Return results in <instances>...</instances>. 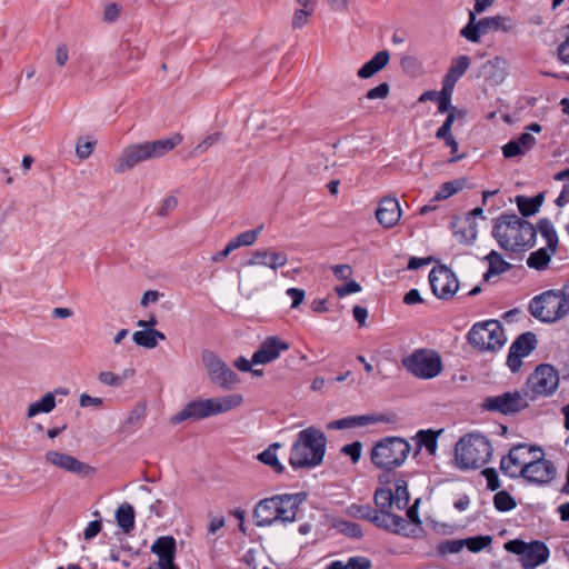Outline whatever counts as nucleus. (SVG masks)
<instances>
[{"instance_id": "f257e3e1", "label": "nucleus", "mask_w": 569, "mask_h": 569, "mask_svg": "<svg viewBox=\"0 0 569 569\" xmlns=\"http://www.w3.org/2000/svg\"><path fill=\"white\" fill-rule=\"evenodd\" d=\"M377 480L379 487L373 493L376 509L369 505L352 503L348 507L347 513L357 519L369 520L378 528L413 537L422 523L418 516L421 499L417 498L413 505L408 507V483L397 473H380Z\"/></svg>"}, {"instance_id": "f03ea898", "label": "nucleus", "mask_w": 569, "mask_h": 569, "mask_svg": "<svg viewBox=\"0 0 569 569\" xmlns=\"http://www.w3.org/2000/svg\"><path fill=\"white\" fill-rule=\"evenodd\" d=\"M181 142L182 136L176 133L169 138L128 144L116 159L113 171L124 173L144 161L160 159Z\"/></svg>"}, {"instance_id": "7ed1b4c3", "label": "nucleus", "mask_w": 569, "mask_h": 569, "mask_svg": "<svg viewBox=\"0 0 569 569\" xmlns=\"http://www.w3.org/2000/svg\"><path fill=\"white\" fill-rule=\"evenodd\" d=\"M305 496L301 493L276 495L258 502L253 511V520L258 527L292 523L297 519Z\"/></svg>"}, {"instance_id": "20e7f679", "label": "nucleus", "mask_w": 569, "mask_h": 569, "mask_svg": "<svg viewBox=\"0 0 569 569\" xmlns=\"http://www.w3.org/2000/svg\"><path fill=\"white\" fill-rule=\"evenodd\" d=\"M327 450L325 433L309 427L298 432L290 449L289 465L295 469H312L320 466Z\"/></svg>"}, {"instance_id": "39448f33", "label": "nucleus", "mask_w": 569, "mask_h": 569, "mask_svg": "<svg viewBox=\"0 0 569 569\" xmlns=\"http://www.w3.org/2000/svg\"><path fill=\"white\" fill-rule=\"evenodd\" d=\"M533 226L517 214H503L493 226L492 236L503 250L519 251L530 247L536 238Z\"/></svg>"}, {"instance_id": "423d86ee", "label": "nucleus", "mask_w": 569, "mask_h": 569, "mask_svg": "<svg viewBox=\"0 0 569 569\" xmlns=\"http://www.w3.org/2000/svg\"><path fill=\"white\" fill-rule=\"evenodd\" d=\"M456 82L457 77L448 76L445 77L442 89L439 92L429 91V101L437 103L439 112L447 113L445 122L436 132V138L442 140L445 144L450 148L452 154L458 151V142L451 134V127L456 119H463L466 114L465 110L451 106V97Z\"/></svg>"}, {"instance_id": "0eeeda50", "label": "nucleus", "mask_w": 569, "mask_h": 569, "mask_svg": "<svg viewBox=\"0 0 569 569\" xmlns=\"http://www.w3.org/2000/svg\"><path fill=\"white\" fill-rule=\"evenodd\" d=\"M489 440L478 433H468L459 439L455 447V459L461 470L480 469L491 458Z\"/></svg>"}, {"instance_id": "6e6552de", "label": "nucleus", "mask_w": 569, "mask_h": 569, "mask_svg": "<svg viewBox=\"0 0 569 569\" xmlns=\"http://www.w3.org/2000/svg\"><path fill=\"white\" fill-rule=\"evenodd\" d=\"M411 447L400 437H386L379 440L371 449V462L383 473L401 467L408 458Z\"/></svg>"}, {"instance_id": "1a4fd4ad", "label": "nucleus", "mask_w": 569, "mask_h": 569, "mask_svg": "<svg viewBox=\"0 0 569 569\" xmlns=\"http://www.w3.org/2000/svg\"><path fill=\"white\" fill-rule=\"evenodd\" d=\"M529 311L537 319L555 322L569 313V306L562 291L549 290L531 300Z\"/></svg>"}, {"instance_id": "9d476101", "label": "nucleus", "mask_w": 569, "mask_h": 569, "mask_svg": "<svg viewBox=\"0 0 569 569\" xmlns=\"http://www.w3.org/2000/svg\"><path fill=\"white\" fill-rule=\"evenodd\" d=\"M469 342L480 350L496 351L507 341L503 328L497 320L478 322L468 333Z\"/></svg>"}, {"instance_id": "9b49d317", "label": "nucleus", "mask_w": 569, "mask_h": 569, "mask_svg": "<svg viewBox=\"0 0 569 569\" xmlns=\"http://www.w3.org/2000/svg\"><path fill=\"white\" fill-rule=\"evenodd\" d=\"M506 551L519 557L523 569H535L545 563L549 558V549L541 541L526 542L520 539H512L503 545Z\"/></svg>"}, {"instance_id": "f8f14e48", "label": "nucleus", "mask_w": 569, "mask_h": 569, "mask_svg": "<svg viewBox=\"0 0 569 569\" xmlns=\"http://www.w3.org/2000/svg\"><path fill=\"white\" fill-rule=\"evenodd\" d=\"M512 27L513 22L508 17L493 16L477 20V14L468 13V23L460 30V36L470 42H478L491 31H509Z\"/></svg>"}, {"instance_id": "ddd939ff", "label": "nucleus", "mask_w": 569, "mask_h": 569, "mask_svg": "<svg viewBox=\"0 0 569 569\" xmlns=\"http://www.w3.org/2000/svg\"><path fill=\"white\" fill-rule=\"evenodd\" d=\"M202 363L211 382L223 390H230L240 382L238 375L211 350L201 353Z\"/></svg>"}, {"instance_id": "4468645a", "label": "nucleus", "mask_w": 569, "mask_h": 569, "mask_svg": "<svg viewBox=\"0 0 569 569\" xmlns=\"http://www.w3.org/2000/svg\"><path fill=\"white\" fill-rule=\"evenodd\" d=\"M538 448L525 443L513 446L509 453L501 459V471L511 478L522 477L525 469L532 461V456Z\"/></svg>"}, {"instance_id": "2eb2a0df", "label": "nucleus", "mask_w": 569, "mask_h": 569, "mask_svg": "<svg viewBox=\"0 0 569 569\" xmlns=\"http://www.w3.org/2000/svg\"><path fill=\"white\" fill-rule=\"evenodd\" d=\"M429 284L432 293L441 300H450L459 289L456 274L445 264H437L429 272Z\"/></svg>"}, {"instance_id": "dca6fc26", "label": "nucleus", "mask_w": 569, "mask_h": 569, "mask_svg": "<svg viewBox=\"0 0 569 569\" xmlns=\"http://www.w3.org/2000/svg\"><path fill=\"white\" fill-rule=\"evenodd\" d=\"M559 376L550 365H540L528 379V387L532 393L529 401L536 397H547L556 391Z\"/></svg>"}, {"instance_id": "f3484780", "label": "nucleus", "mask_w": 569, "mask_h": 569, "mask_svg": "<svg viewBox=\"0 0 569 569\" xmlns=\"http://www.w3.org/2000/svg\"><path fill=\"white\" fill-rule=\"evenodd\" d=\"M528 405V392L515 391L505 392L495 397H488L485 399L482 406L489 411L509 415L525 409Z\"/></svg>"}, {"instance_id": "a211bd4d", "label": "nucleus", "mask_w": 569, "mask_h": 569, "mask_svg": "<svg viewBox=\"0 0 569 569\" xmlns=\"http://www.w3.org/2000/svg\"><path fill=\"white\" fill-rule=\"evenodd\" d=\"M556 477L553 463L543 458V451L538 448L532 456V461L525 469L522 478L532 483L543 485L550 482Z\"/></svg>"}, {"instance_id": "6ab92c4d", "label": "nucleus", "mask_w": 569, "mask_h": 569, "mask_svg": "<svg viewBox=\"0 0 569 569\" xmlns=\"http://www.w3.org/2000/svg\"><path fill=\"white\" fill-rule=\"evenodd\" d=\"M44 461L51 467H56L66 472L88 476L93 471V468L80 460L72 455L59 451L49 450L44 453Z\"/></svg>"}, {"instance_id": "aec40b11", "label": "nucleus", "mask_w": 569, "mask_h": 569, "mask_svg": "<svg viewBox=\"0 0 569 569\" xmlns=\"http://www.w3.org/2000/svg\"><path fill=\"white\" fill-rule=\"evenodd\" d=\"M289 349V343L277 336L267 337L257 351L252 355L254 365H268L277 360L283 351Z\"/></svg>"}, {"instance_id": "412c9836", "label": "nucleus", "mask_w": 569, "mask_h": 569, "mask_svg": "<svg viewBox=\"0 0 569 569\" xmlns=\"http://www.w3.org/2000/svg\"><path fill=\"white\" fill-rule=\"evenodd\" d=\"M536 335L532 332H525L513 341L507 359V365L512 372H517L520 369L521 359L536 348Z\"/></svg>"}, {"instance_id": "4be33fe9", "label": "nucleus", "mask_w": 569, "mask_h": 569, "mask_svg": "<svg viewBox=\"0 0 569 569\" xmlns=\"http://www.w3.org/2000/svg\"><path fill=\"white\" fill-rule=\"evenodd\" d=\"M287 262L288 256L283 251H276L272 249H258L251 253V257L246 262V266H262L276 271L277 269L284 267Z\"/></svg>"}, {"instance_id": "5701e85b", "label": "nucleus", "mask_w": 569, "mask_h": 569, "mask_svg": "<svg viewBox=\"0 0 569 569\" xmlns=\"http://www.w3.org/2000/svg\"><path fill=\"white\" fill-rule=\"evenodd\" d=\"M210 399H198L190 401L184 408L171 419L173 423H180L187 419H206L212 416Z\"/></svg>"}, {"instance_id": "b1692460", "label": "nucleus", "mask_w": 569, "mask_h": 569, "mask_svg": "<svg viewBox=\"0 0 569 569\" xmlns=\"http://www.w3.org/2000/svg\"><path fill=\"white\" fill-rule=\"evenodd\" d=\"M401 217L399 202L396 198H383L376 210V218L385 228L393 227Z\"/></svg>"}, {"instance_id": "393cba45", "label": "nucleus", "mask_w": 569, "mask_h": 569, "mask_svg": "<svg viewBox=\"0 0 569 569\" xmlns=\"http://www.w3.org/2000/svg\"><path fill=\"white\" fill-rule=\"evenodd\" d=\"M407 372L419 379H427V349L419 348L401 358Z\"/></svg>"}, {"instance_id": "a878e982", "label": "nucleus", "mask_w": 569, "mask_h": 569, "mask_svg": "<svg viewBox=\"0 0 569 569\" xmlns=\"http://www.w3.org/2000/svg\"><path fill=\"white\" fill-rule=\"evenodd\" d=\"M451 229L460 243L471 244L477 238V222L472 217H456L451 221Z\"/></svg>"}, {"instance_id": "bb28decb", "label": "nucleus", "mask_w": 569, "mask_h": 569, "mask_svg": "<svg viewBox=\"0 0 569 569\" xmlns=\"http://www.w3.org/2000/svg\"><path fill=\"white\" fill-rule=\"evenodd\" d=\"M176 540L171 536H162L156 539L151 546V552L158 557V568L160 566L169 565L174 560L176 556Z\"/></svg>"}, {"instance_id": "cd10ccee", "label": "nucleus", "mask_w": 569, "mask_h": 569, "mask_svg": "<svg viewBox=\"0 0 569 569\" xmlns=\"http://www.w3.org/2000/svg\"><path fill=\"white\" fill-rule=\"evenodd\" d=\"M211 405L212 416L226 413L238 407L243 402V397L240 393H231L217 398H209Z\"/></svg>"}, {"instance_id": "c85d7f7f", "label": "nucleus", "mask_w": 569, "mask_h": 569, "mask_svg": "<svg viewBox=\"0 0 569 569\" xmlns=\"http://www.w3.org/2000/svg\"><path fill=\"white\" fill-rule=\"evenodd\" d=\"M166 336L163 332L156 329H146L136 331L132 335V340L136 345L152 349L158 345L159 340H164Z\"/></svg>"}, {"instance_id": "c756f323", "label": "nucleus", "mask_w": 569, "mask_h": 569, "mask_svg": "<svg viewBox=\"0 0 569 569\" xmlns=\"http://www.w3.org/2000/svg\"><path fill=\"white\" fill-rule=\"evenodd\" d=\"M300 6L292 17V29H301L308 22V18L315 12L316 3L313 0H296Z\"/></svg>"}, {"instance_id": "7c9ffc66", "label": "nucleus", "mask_w": 569, "mask_h": 569, "mask_svg": "<svg viewBox=\"0 0 569 569\" xmlns=\"http://www.w3.org/2000/svg\"><path fill=\"white\" fill-rule=\"evenodd\" d=\"M116 520L123 532L129 533L134 528V510L129 503H122L116 511Z\"/></svg>"}, {"instance_id": "2f4dec72", "label": "nucleus", "mask_w": 569, "mask_h": 569, "mask_svg": "<svg viewBox=\"0 0 569 569\" xmlns=\"http://www.w3.org/2000/svg\"><path fill=\"white\" fill-rule=\"evenodd\" d=\"M556 249L557 248L542 247L537 251L531 252L527 259L528 267L537 270L545 269L548 266L551 257L555 254Z\"/></svg>"}, {"instance_id": "473e14b6", "label": "nucleus", "mask_w": 569, "mask_h": 569, "mask_svg": "<svg viewBox=\"0 0 569 569\" xmlns=\"http://www.w3.org/2000/svg\"><path fill=\"white\" fill-rule=\"evenodd\" d=\"M280 443L274 442L270 445L266 450L258 455V460L273 469L274 472L281 473L284 470L283 465L279 461L277 451L280 448Z\"/></svg>"}, {"instance_id": "72a5a7b5", "label": "nucleus", "mask_w": 569, "mask_h": 569, "mask_svg": "<svg viewBox=\"0 0 569 569\" xmlns=\"http://www.w3.org/2000/svg\"><path fill=\"white\" fill-rule=\"evenodd\" d=\"M372 563L366 557H350L346 562L342 560L331 561L325 569H371Z\"/></svg>"}, {"instance_id": "f704fd0d", "label": "nucleus", "mask_w": 569, "mask_h": 569, "mask_svg": "<svg viewBox=\"0 0 569 569\" xmlns=\"http://www.w3.org/2000/svg\"><path fill=\"white\" fill-rule=\"evenodd\" d=\"M56 407L54 393H46L39 401L31 403L28 408V417L32 418L39 413H49Z\"/></svg>"}, {"instance_id": "c9c22d12", "label": "nucleus", "mask_w": 569, "mask_h": 569, "mask_svg": "<svg viewBox=\"0 0 569 569\" xmlns=\"http://www.w3.org/2000/svg\"><path fill=\"white\" fill-rule=\"evenodd\" d=\"M486 260L489 262V270L485 274V279L488 280L491 274H500L507 271L510 268V263L507 262L500 253L492 250L487 257Z\"/></svg>"}, {"instance_id": "e433bc0d", "label": "nucleus", "mask_w": 569, "mask_h": 569, "mask_svg": "<svg viewBox=\"0 0 569 569\" xmlns=\"http://www.w3.org/2000/svg\"><path fill=\"white\" fill-rule=\"evenodd\" d=\"M393 421H395V416L386 415V413L352 416L353 428L362 427V426H367V425L379 423V422L389 423V422H393Z\"/></svg>"}, {"instance_id": "4c0bfd02", "label": "nucleus", "mask_w": 569, "mask_h": 569, "mask_svg": "<svg viewBox=\"0 0 569 569\" xmlns=\"http://www.w3.org/2000/svg\"><path fill=\"white\" fill-rule=\"evenodd\" d=\"M390 54L387 50L379 51L357 71H381L388 64Z\"/></svg>"}, {"instance_id": "58836bf2", "label": "nucleus", "mask_w": 569, "mask_h": 569, "mask_svg": "<svg viewBox=\"0 0 569 569\" xmlns=\"http://www.w3.org/2000/svg\"><path fill=\"white\" fill-rule=\"evenodd\" d=\"M538 230L541 237L546 241L547 248H557L558 246V236L553 228V224L548 219H540L538 222Z\"/></svg>"}, {"instance_id": "ea45409f", "label": "nucleus", "mask_w": 569, "mask_h": 569, "mask_svg": "<svg viewBox=\"0 0 569 569\" xmlns=\"http://www.w3.org/2000/svg\"><path fill=\"white\" fill-rule=\"evenodd\" d=\"M262 229L263 227L259 226L256 229L243 231L239 233L236 238L231 239L230 241L232 242L236 249L240 247L252 246L257 241Z\"/></svg>"}, {"instance_id": "a19ab883", "label": "nucleus", "mask_w": 569, "mask_h": 569, "mask_svg": "<svg viewBox=\"0 0 569 569\" xmlns=\"http://www.w3.org/2000/svg\"><path fill=\"white\" fill-rule=\"evenodd\" d=\"M463 547L471 552H479L491 545L492 538L490 536H476L462 539Z\"/></svg>"}, {"instance_id": "79ce46f5", "label": "nucleus", "mask_w": 569, "mask_h": 569, "mask_svg": "<svg viewBox=\"0 0 569 569\" xmlns=\"http://www.w3.org/2000/svg\"><path fill=\"white\" fill-rule=\"evenodd\" d=\"M222 139L221 132H213L207 136L201 142H199L192 150L193 156H200L207 152L212 146L220 142Z\"/></svg>"}, {"instance_id": "37998d69", "label": "nucleus", "mask_w": 569, "mask_h": 569, "mask_svg": "<svg viewBox=\"0 0 569 569\" xmlns=\"http://www.w3.org/2000/svg\"><path fill=\"white\" fill-rule=\"evenodd\" d=\"M493 503L499 511H509L516 507L515 499L505 490L495 495Z\"/></svg>"}, {"instance_id": "c03bdc74", "label": "nucleus", "mask_w": 569, "mask_h": 569, "mask_svg": "<svg viewBox=\"0 0 569 569\" xmlns=\"http://www.w3.org/2000/svg\"><path fill=\"white\" fill-rule=\"evenodd\" d=\"M461 189V183L459 181H449L445 182L440 189L436 192L433 200L440 201L445 200Z\"/></svg>"}, {"instance_id": "a18cd8bd", "label": "nucleus", "mask_w": 569, "mask_h": 569, "mask_svg": "<svg viewBox=\"0 0 569 569\" xmlns=\"http://www.w3.org/2000/svg\"><path fill=\"white\" fill-rule=\"evenodd\" d=\"M463 548L462 539H453V540H445L440 542L437 547V550L441 555L447 553H457L461 551Z\"/></svg>"}, {"instance_id": "49530a36", "label": "nucleus", "mask_w": 569, "mask_h": 569, "mask_svg": "<svg viewBox=\"0 0 569 569\" xmlns=\"http://www.w3.org/2000/svg\"><path fill=\"white\" fill-rule=\"evenodd\" d=\"M96 146L94 140H86L79 139L76 146V154L79 159L84 160L88 159L93 152Z\"/></svg>"}, {"instance_id": "de8ad7c7", "label": "nucleus", "mask_w": 569, "mask_h": 569, "mask_svg": "<svg viewBox=\"0 0 569 569\" xmlns=\"http://www.w3.org/2000/svg\"><path fill=\"white\" fill-rule=\"evenodd\" d=\"M98 380L100 381V383L109 387L119 388L122 386V377H119L118 373H114L112 371H101L98 375Z\"/></svg>"}, {"instance_id": "09e8293b", "label": "nucleus", "mask_w": 569, "mask_h": 569, "mask_svg": "<svg viewBox=\"0 0 569 569\" xmlns=\"http://www.w3.org/2000/svg\"><path fill=\"white\" fill-rule=\"evenodd\" d=\"M517 204L519 208V211L523 217H529L535 214L538 209L537 204L531 200V198H525V197H518L517 198Z\"/></svg>"}, {"instance_id": "8fccbe9b", "label": "nucleus", "mask_w": 569, "mask_h": 569, "mask_svg": "<svg viewBox=\"0 0 569 569\" xmlns=\"http://www.w3.org/2000/svg\"><path fill=\"white\" fill-rule=\"evenodd\" d=\"M442 371V362L438 352L429 350V379L437 377Z\"/></svg>"}, {"instance_id": "3c124183", "label": "nucleus", "mask_w": 569, "mask_h": 569, "mask_svg": "<svg viewBox=\"0 0 569 569\" xmlns=\"http://www.w3.org/2000/svg\"><path fill=\"white\" fill-rule=\"evenodd\" d=\"M362 443L355 441L342 447L341 452L349 456L353 463H357L361 457Z\"/></svg>"}, {"instance_id": "603ef678", "label": "nucleus", "mask_w": 569, "mask_h": 569, "mask_svg": "<svg viewBox=\"0 0 569 569\" xmlns=\"http://www.w3.org/2000/svg\"><path fill=\"white\" fill-rule=\"evenodd\" d=\"M479 68L483 71H503L507 68V62L500 57H493L479 66Z\"/></svg>"}, {"instance_id": "864d4df0", "label": "nucleus", "mask_w": 569, "mask_h": 569, "mask_svg": "<svg viewBox=\"0 0 569 569\" xmlns=\"http://www.w3.org/2000/svg\"><path fill=\"white\" fill-rule=\"evenodd\" d=\"M177 206L178 199L174 196H168L161 201L160 207L158 209V214L166 217L171 211H173L177 208Z\"/></svg>"}, {"instance_id": "5fc2aeb1", "label": "nucleus", "mask_w": 569, "mask_h": 569, "mask_svg": "<svg viewBox=\"0 0 569 569\" xmlns=\"http://www.w3.org/2000/svg\"><path fill=\"white\" fill-rule=\"evenodd\" d=\"M502 153L505 158H513L525 153V150L520 147L519 142L516 140L509 141L502 148Z\"/></svg>"}, {"instance_id": "6e6d98bb", "label": "nucleus", "mask_w": 569, "mask_h": 569, "mask_svg": "<svg viewBox=\"0 0 569 569\" xmlns=\"http://www.w3.org/2000/svg\"><path fill=\"white\" fill-rule=\"evenodd\" d=\"M389 93V86L383 82V83H380L379 86L370 89L367 93H366V98L367 99H370V100H375V99H385Z\"/></svg>"}, {"instance_id": "4d7b16f0", "label": "nucleus", "mask_w": 569, "mask_h": 569, "mask_svg": "<svg viewBox=\"0 0 569 569\" xmlns=\"http://www.w3.org/2000/svg\"><path fill=\"white\" fill-rule=\"evenodd\" d=\"M481 473L485 476V478L487 480V487L490 490L495 491L500 487L496 469L487 468V469H483Z\"/></svg>"}, {"instance_id": "13d9d810", "label": "nucleus", "mask_w": 569, "mask_h": 569, "mask_svg": "<svg viewBox=\"0 0 569 569\" xmlns=\"http://www.w3.org/2000/svg\"><path fill=\"white\" fill-rule=\"evenodd\" d=\"M360 290H361L360 284L355 280H350L349 282H347L343 286L336 287V292L339 297H345V296H348L351 293H356V292H359Z\"/></svg>"}, {"instance_id": "bf43d9fd", "label": "nucleus", "mask_w": 569, "mask_h": 569, "mask_svg": "<svg viewBox=\"0 0 569 569\" xmlns=\"http://www.w3.org/2000/svg\"><path fill=\"white\" fill-rule=\"evenodd\" d=\"M286 295L292 299L291 308L296 309L302 303L306 292L299 288H289Z\"/></svg>"}, {"instance_id": "052dcab7", "label": "nucleus", "mask_w": 569, "mask_h": 569, "mask_svg": "<svg viewBox=\"0 0 569 569\" xmlns=\"http://www.w3.org/2000/svg\"><path fill=\"white\" fill-rule=\"evenodd\" d=\"M79 405L82 408H87V407L100 408L103 405V400L99 397H91L88 393H82L79 399Z\"/></svg>"}, {"instance_id": "680f3d73", "label": "nucleus", "mask_w": 569, "mask_h": 569, "mask_svg": "<svg viewBox=\"0 0 569 569\" xmlns=\"http://www.w3.org/2000/svg\"><path fill=\"white\" fill-rule=\"evenodd\" d=\"M470 67V58L468 56H459L452 60L448 71H467Z\"/></svg>"}, {"instance_id": "e2e57ef3", "label": "nucleus", "mask_w": 569, "mask_h": 569, "mask_svg": "<svg viewBox=\"0 0 569 569\" xmlns=\"http://www.w3.org/2000/svg\"><path fill=\"white\" fill-rule=\"evenodd\" d=\"M121 8L117 3H110L106 7L103 19L108 22L116 21L120 16Z\"/></svg>"}, {"instance_id": "0e129e2a", "label": "nucleus", "mask_w": 569, "mask_h": 569, "mask_svg": "<svg viewBox=\"0 0 569 569\" xmlns=\"http://www.w3.org/2000/svg\"><path fill=\"white\" fill-rule=\"evenodd\" d=\"M101 527L102 526L99 520L90 521L86 529L83 530V538L86 540L94 538L101 531Z\"/></svg>"}, {"instance_id": "69168bd1", "label": "nucleus", "mask_w": 569, "mask_h": 569, "mask_svg": "<svg viewBox=\"0 0 569 569\" xmlns=\"http://www.w3.org/2000/svg\"><path fill=\"white\" fill-rule=\"evenodd\" d=\"M475 4L471 10H469L468 13L472 14H481L485 11H487L490 7L493 6L496 0H473Z\"/></svg>"}, {"instance_id": "338daca9", "label": "nucleus", "mask_w": 569, "mask_h": 569, "mask_svg": "<svg viewBox=\"0 0 569 569\" xmlns=\"http://www.w3.org/2000/svg\"><path fill=\"white\" fill-rule=\"evenodd\" d=\"M403 302L408 306H412L416 303H422L423 299L417 289H411L403 297Z\"/></svg>"}, {"instance_id": "774afa93", "label": "nucleus", "mask_w": 569, "mask_h": 569, "mask_svg": "<svg viewBox=\"0 0 569 569\" xmlns=\"http://www.w3.org/2000/svg\"><path fill=\"white\" fill-rule=\"evenodd\" d=\"M558 58L565 63H569V39L566 38L563 42H561L557 50Z\"/></svg>"}]
</instances>
